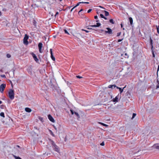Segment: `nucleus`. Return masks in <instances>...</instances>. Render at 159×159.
<instances>
[{
    "label": "nucleus",
    "mask_w": 159,
    "mask_h": 159,
    "mask_svg": "<svg viewBox=\"0 0 159 159\" xmlns=\"http://www.w3.org/2000/svg\"><path fill=\"white\" fill-rule=\"evenodd\" d=\"M104 12L105 13V16H107L109 15V13L108 11H104Z\"/></svg>",
    "instance_id": "21"
},
{
    "label": "nucleus",
    "mask_w": 159,
    "mask_h": 159,
    "mask_svg": "<svg viewBox=\"0 0 159 159\" xmlns=\"http://www.w3.org/2000/svg\"><path fill=\"white\" fill-rule=\"evenodd\" d=\"M153 57H155V55L153 53Z\"/></svg>",
    "instance_id": "56"
},
{
    "label": "nucleus",
    "mask_w": 159,
    "mask_h": 159,
    "mask_svg": "<svg viewBox=\"0 0 159 159\" xmlns=\"http://www.w3.org/2000/svg\"><path fill=\"white\" fill-rule=\"evenodd\" d=\"M101 25V24L100 23H97V25H91L90 26H91V27H99V26L100 25Z\"/></svg>",
    "instance_id": "13"
},
{
    "label": "nucleus",
    "mask_w": 159,
    "mask_h": 159,
    "mask_svg": "<svg viewBox=\"0 0 159 159\" xmlns=\"http://www.w3.org/2000/svg\"><path fill=\"white\" fill-rule=\"evenodd\" d=\"M1 76L3 78H6V76L5 75H1Z\"/></svg>",
    "instance_id": "39"
},
{
    "label": "nucleus",
    "mask_w": 159,
    "mask_h": 159,
    "mask_svg": "<svg viewBox=\"0 0 159 159\" xmlns=\"http://www.w3.org/2000/svg\"><path fill=\"white\" fill-rule=\"evenodd\" d=\"M83 10V9H81L79 12V13L80 12H81V11H82Z\"/></svg>",
    "instance_id": "48"
},
{
    "label": "nucleus",
    "mask_w": 159,
    "mask_h": 159,
    "mask_svg": "<svg viewBox=\"0 0 159 159\" xmlns=\"http://www.w3.org/2000/svg\"><path fill=\"white\" fill-rule=\"evenodd\" d=\"M89 3V2H79L78 3H77V5L75 6V7H76L78 6L79 5L81 4V3H87V4H88Z\"/></svg>",
    "instance_id": "14"
},
{
    "label": "nucleus",
    "mask_w": 159,
    "mask_h": 159,
    "mask_svg": "<svg viewBox=\"0 0 159 159\" xmlns=\"http://www.w3.org/2000/svg\"><path fill=\"white\" fill-rule=\"evenodd\" d=\"M100 145H101V146H104L105 145V143H104V142H102L100 144Z\"/></svg>",
    "instance_id": "35"
},
{
    "label": "nucleus",
    "mask_w": 159,
    "mask_h": 159,
    "mask_svg": "<svg viewBox=\"0 0 159 159\" xmlns=\"http://www.w3.org/2000/svg\"><path fill=\"white\" fill-rule=\"evenodd\" d=\"M120 34H121V32H118L117 33V36H119L120 35Z\"/></svg>",
    "instance_id": "38"
},
{
    "label": "nucleus",
    "mask_w": 159,
    "mask_h": 159,
    "mask_svg": "<svg viewBox=\"0 0 159 159\" xmlns=\"http://www.w3.org/2000/svg\"><path fill=\"white\" fill-rule=\"evenodd\" d=\"M159 88V85H157V87H156V89H157L158 88Z\"/></svg>",
    "instance_id": "47"
},
{
    "label": "nucleus",
    "mask_w": 159,
    "mask_h": 159,
    "mask_svg": "<svg viewBox=\"0 0 159 159\" xmlns=\"http://www.w3.org/2000/svg\"><path fill=\"white\" fill-rule=\"evenodd\" d=\"M157 82L158 83V84H159V81L158 80H157Z\"/></svg>",
    "instance_id": "55"
},
{
    "label": "nucleus",
    "mask_w": 159,
    "mask_h": 159,
    "mask_svg": "<svg viewBox=\"0 0 159 159\" xmlns=\"http://www.w3.org/2000/svg\"><path fill=\"white\" fill-rule=\"evenodd\" d=\"M81 30H82V31H84L85 32H87V33H88L89 32V30H85V29H82Z\"/></svg>",
    "instance_id": "33"
},
{
    "label": "nucleus",
    "mask_w": 159,
    "mask_h": 159,
    "mask_svg": "<svg viewBox=\"0 0 159 159\" xmlns=\"http://www.w3.org/2000/svg\"><path fill=\"white\" fill-rule=\"evenodd\" d=\"M129 23L130 25H132L133 23V20L132 17H130L129 18Z\"/></svg>",
    "instance_id": "15"
},
{
    "label": "nucleus",
    "mask_w": 159,
    "mask_h": 159,
    "mask_svg": "<svg viewBox=\"0 0 159 159\" xmlns=\"http://www.w3.org/2000/svg\"><path fill=\"white\" fill-rule=\"evenodd\" d=\"M50 143L51 144L53 150L57 152H59V150L57 146L55 144L54 142L52 139H49Z\"/></svg>",
    "instance_id": "1"
},
{
    "label": "nucleus",
    "mask_w": 159,
    "mask_h": 159,
    "mask_svg": "<svg viewBox=\"0 0 159 159\" xmlns=\"http://www.w3.org/2000/svg\"><path fill=\"white\" fill-rule=\"evenodd\" d=\"M119 96L117 95L115 98L111 100V101L114 102H117L118 101Z\"/></svg>",
    "instance_id": "10"
},
{
    "label": "nucleus",
    "mask_w": 159,
    "mask_h": 159,
    "mask_svg": "<svg viewBox=\"0 0 159 159\" xmlns=\"http://www.w3.org/2000/svg\"><path fill=\"white\" fill-rule=\"evenodd\" d=\"M157 32L159 34V25L156 26Z\"/></svg>",
    "instance_id": "26"
},
{
    "label": "nucleus",
    "mask_w": 159,
    "mask_h": 159,
    "mask_svg": "<svg viewBox=\"0 0 159 159\" xmlns=\"http://www.w3.org/2000/svg\"><path fill=\"white\" fill-rule=\"evenodd\" d=\"M159 70V65L158 66V67L157 68V71H158Z\"/></svg>",
    "instance_id": "53"
},
{
    "label": "nucleus",
    "mask_w": 159,
    "mask_h": 159,
    "mask_svg": "<svg viewBox=\"0 0 159 159\" xmlns=\"http://www.w3.org/2000/svg\"><path fill=\"white\" fill-rule=\"evenodd\" d=\"M17 147H19V146H18V145H17Z\"/></svg>",
    "instance_id": "62"
},
{
    "label": "nucleus",
    "mask_w": 159,
    "mask_h": 159,
    "mask_svg": "<svg viewBox=\"0 0 159 159\" xmlns=\"http://www.w3.org/2000/svg\"><path fill=\"white\" fill-rule=\"evenodd\" d=\"M116 86L115 85H110L108 86V87L110 88L113 89V87L114 88L116 87Z\"/></svg>",
    "instance_id": "17"
},
{
    "label": "nucleus",
    "mask_w": 159,
    "mask_h": 159,
    "mask_svg": "<svg viewBox=\"0 0 159 159\" xmlns=\"http://www.w3.org/2000/svg\"><path fill=\"white\" fill-rule=\"evenodd\" d=\"M1 15V12L0 11V16Z\"/></svg>",
    "instance_id": "61"
},
{
    "label": "nucleus",
    "mask_w": 159,
    "mask_h": 159,
    "mask_svg": "<svg viewBox=\"0 0 159 159\" xmlns=\"http://www.w3.org/2000/svg\"><path fill=\"white\" fill-rule=\"evenodd\" d=\"M124 55H125L124 57L125 58H128L129 56H128V55L126 53H125V54Z\"/></svg>",
    "instance_id": "28"
},
{
    "label": "nucleus",
    "mask_w": 159,
    "mask_h": 159,
    "mask_svg": "<svg viewBox=\"0 0 159 159\" xmlns=\"http://www.w3.org/2000/svg\"><path fill=\"white\" fill-rule=\"evenodd\" d=\"M48 118L53 123L55 122L54 119L50 114L48 115Z\"/></svg>",
    "instance_id": "7"
},
{
    "label": "nucleus",
    "mask_w": 159,
    "mask_h": 159,
    "mask_svg": "<svg viewBox=\"0 0 159 159\" xmlns=\"http://www.w3.org/2000/svg\"><path fill=\"white\" fill-rule=\"evenodd\" d=\"M91 11H92V9H90V12Z\"/></svg>",
    "instance_id": "60"
},
{
    "label": "nucleus",
    "mask_w": 159,
    "mask_h": 159,
    "mask_svg": "<svg viewBox=\"0 0 159 159\" xmlns=\"http://www.w3.org/2000/svg\"><path fill=\"white\" fill-rule=\"evenodd\" d=\"M6 85L5 84H2L0 86V91L1 93H2L6 87Z\"/></svg>",
    "instance_id": "4"
},
{
    "label": "nucleus",
    "mask_w": 159,
    "mask_h": 159,
    "mask_svg": "<svg viewBox=\"0 0 159 159\" xmlns=\"http://www.w3.org/2000/svg\"><path fill=\"white\" fill-rule=\"evenodd\" d=\"M99 7H101V8H103V7H102L100 6H99Z\"/></svg>",
    "instance_id": "59"
},
{
    "label": "nucleus",
    "mask_w": 159,
    "mask_h": 159,
    "mask_svg": "<svg viewBox=\"0 0 159 159\" xmlns=\"http://www.w3.org/2000/svg\"><path fill=\"white\" fill-rule=\"evenodd\" d=\"M8 96L12 100L14 99V93L13 89H10L8 92Z\"/></svg>",
    "instance_id": "2"
},
{
    "label": "nucleus",
    "mask_w": 159,
    "mask_h": 159,
    "mask_svg": "<svg viewBox=\"0 0 159 159\" xmlns=\"http://www.w3.org/2000/svg\"><path fill=\"white\" fill-rule=\"evenodd\" d=\"M2 101H0V104H2Z\"/></svg>",
    "instance_id": "54"
},
{
    "label": "nucleus",
    "mask_w": 159,
    "mask_h": 159,
    "mask_svg": "<svg viewBox=\"0 0 159 159\" xmlns=\"http://www.w3.org/2000/svg\"><path fill=\"white\" fill-rule=\"evenodd\" d=\"M150 44L152 48H153V41L151 38H150Z\"/></svg>",
    "instance_id": "18"
},
{
    "label": "nucleus",
    "mask_w": 159,
    "mask_h": 159,
    "mask_svg": "<svg viewBox=\"0 0 159 159\" xmlns=\"http://www.w3.org/2000/svg\"><path fill=\"white\" fill-rule=\"evenodd\" d=\"M7 57L8 58H9L11 57V55L9 54H7Z\"/></svg>",
    "instance_id": "30"
},
{
    "label": "nucleus",
    "mask_w": 159,
    "mask_h": 159,
    "mask_svg": "<svg viewBox=\"0 0 159 159\" xmlns=\"http://www.w3.org/2000/svg\"><path fill=\"white\" fill-rule=\"evenodd\" d=\"M87 29H89V28H88Z\"/></svg>",
    "instance_id": "63"
},
{
    "label": "nucleus",
    "mask_w": 159,
    "mask_h": 159,
    "mask_svg": "<svg viewBox=\"0 0 159 159\" xmlns=\"http://www.w3.org/2000/svg\"><path fill=\"white\" fill-rule=\"evenodd\" d=\"M50 84H51V85L52 86V87H53L54 86L53 85V84H52V82L51 81H50Z\"/></svg>",
    "instance_id": "45"
},
{
    "label": "nucleus",
    "mask_w": 159,
    "mask_h": 159,
    "mask_svg": "<svg viewBox=\"0 0 159 159\" xmlns=\"http://www.w3.org/2000/svg\"><path fill=\"white\" fill-rule=\"evenodd\" d=\"M75 7H74L71 9V11H72L73 10V9H74L75 8Z\"/></svg>",
    "instance_id": "46"
},
{
    "label": "nucleus",
    "mask_w": 159,
    "mask_h": 159,
    "mask_svg": "<svg viewBox=\"0 0 159 159\" xmlns=\"http://www.w3.org/2000/svg\"><path fill=\"white\" fill-rule=\"evenodd\" d=\"M94 18L95 19H97L98 18V16H94Z\"/></svg>",
    "instance_id": "43"
},
{
    "label": "nucleus",
    "mask_w": 159,
    "mask_h": 159,
    "mask_svg": "<svg viewBox=\"0 0 159 159\" xmlns=\"http://www.w3.org/2000/svg\"><path fill=\"white\" fill-rule=\"evenodd\" d=\"M136 115V114L134 113L133 114L132 119H133L134 118V117Z\"/></svg>",
    "instance_id": "32"
},
{
    "label": "nucleus",
    "mask_w": 159,
    "mask_h": 159,
    "mask_svg": "<svg viewBox=\"0 0 159 159\" xmlns=\"http://www.w3.org/2000/svg\"><path fill=\"white\" fill-rule=\"evenodd\" d=\"M104 18V19L106 20L107 19V17H104V18Z\"/></svg>",
    "instance_id": "49"
},
{
    "label": "nucleus",
    "mask_w": 159,
    "mask_h": 159,
    "mask_svg": "<svg viewBox=\"0 0 159 159\" xmlns=\"http://www.w3.org/2000/svg\"><path fill=\"white\" fill-rule=\"evenodd\" d=\"M19 159H22L21 158H20Z\"/></svg>",
    "instance_id": "64"
},
{
    "label": "nucleus",
    "mask_w": 159,
    "mask_h": 159,
    "mask_svg": "<svg viewBox=\"0 0 159 159\" xmlns=\"http://www.w3.org/2000/svg\"><path fill=\"white\" fill-rule=\"evenodd\" d=\"M64 31L65 32V33L69 34V33H68V32L67 31V30H66L64 29Z\"/></svg>",
    "instance_id": "36"
},
{
    "label": "nucleus",
    "mask_w": 159,
    "mask_h": 159,
    "mask_svg": "<svg viewBox=\"0 0 159 159\" xmlns=\"http://www.w3.org/2000/svg\"><path fill=\"white\" fill-rule=\"evenodd\" d=\"M38 118L42 122H43V119L42 117L41 116H39Z\"/></svg>",
    "instance_id": "22"
},
{
    "label": "nucleus",
    "mask_w": 159,
    "mask_h": 159,
    "mask_svg": "<svg viewBox=\"0 0 159 159\" xmlns=\"http://www.w3.org/2000/svg\"><path fill=\"white\" fill-rule=\"evenodd\" d=\"M76 77L79 79H81L82 78V76H80V75H77L76 76Z\"/></svg>",
    "instance_id": "37"
},
{
    "label": "nucleus",
    "mask_w": 159,
    "mask_h": 159,
    "mask_svg": "<svg viewBox=\"0 0 159 159\" xmlns=\"http://www.w3.org/2000/svg\"><path fill=\"white\" fill-rule=\"evenodd\" d=\"M58 14H59L58 12H57L56 13L55 15V16H54L55 17H56V16H57V15Z\"/></svg>",
    "instance_id": "41"
},
{
    "label": "nucleus",
    "mask_w": 159,
    "mask_h": 159,
    "mask_svg": "<svg viewBox=\"0 0 159 159\" xmlns=\"http://www.w3.org/2000/svg\"><path fill=\"white\" fill-rule=\"evenodd\" d=\"M74 114L78 118L80 117V116L77 112L74 111Z\"/></svg>",
    "instance_id": "20"
},
{
    "label": "nucleus",
    "mask_w": 159,
    "mask_h": 159,
    "mask_svg": "<svg viewBox=\"0 0 159 159\" xmlns=\"http://www.w3.org/2000/svg\"><path fill=\"white\" fill-rule=\"evenodd\" d=\"M34 128L35 129H37V128L36 127H34Z\"/></svg>",
    "instance_id": "57"
},
{
    "label": "nucleus",
    "mask_w": 159,
    "mask_h": 159,
    "mask_svg": "<svg viewBox=\"0 0 159 159\" xmlns=\"http://www.w3.org/2000/svg\"><path fill=\"white\" fill-rule=\"evenodd\" d=\"M43 44L41 43H39L38 44V47L39 48V52L40 53H42L43 51L41 50V48L42 47Z\"/></svg>",
    "instance_id": "6"
},
{
    "label": "nucleus",
    "mask_w": 159,
    "mask_h": 159,
    "mask_svg": "<svg viewBox=\"0 0 159 159\" xmlns=\"http://www.w3.org/2000/svg\"><path fill=\"white\" fill-rule=\"evenodd\" d=\"M13 157L16 159H19L20 158L19 157H17L15 155H13Z\"/></svg>",
    "instance_id": "29"
},
{
    "label": "nucleus",
    "mask_w": 159,
    "mask_h": 159,
    "mask_svg": "<svg viewBox=\"0 0 159 159\" xmlns=\"http://www.w3.org/2000/svg\"><path fill=\"white\" fill-rule=\"evenodd\" d=\"M0 115L1 116L4 117V112H2L0 113Z\"/></svg>",
    "instance_id": "24"
},
{
    "label": "nucleus",
    "mask_w": 159,
    "mask_h": 159,
    "mask_svg": "<svg viewBox=\"0 0 159 159\" xmlns=\"http://www.w3.org/2000/svg\"><path fill=\"white\" fill-rule=\"evenodd\" d=\"M100 16L102 18H104V15L102 14H100Z\"/></svg>",
    "instance_id": "34"
},
{
    "label": "nucleus",
    "mask_w": 159,
    "mask_h": 159,
    "mask_svg": "<svg viewBox=\"0 0 159 159\" xmlns=\"http://www.w3.org/2000/svg\"><path fill=\"white\" fill-rule=\"evenodd\" d=\"M28 71L30 74H32V66H30L27 69Z\"/></svg>",
    "instance_id": "11"
},
{
    "label": "nucleus",
    "mask_w": 159,
    "mask_h": 159,
    "mask_svg": "<svg viewBox=\"0 0 159 159\" xmlns=\"http://www.w3.org/2000/svg\"><path fill=\"white\" fill-rule=\"evenodd\" d=\"M49 132H50V134L51 135H52L54 137L55 135L50 130H49Z\"/></svg>",
    "instance_id": "25"
},
{
    "label": "nucleus",
    "mask_w": 159,
    "mask_h": 159,
    "mask_svg": "<svg viewBox=\"0 0 159 159\" xmlns=\"http://www.w3.org/2000/svg\"><path fill=\"white\" fill-rule=\"evenodd\" d=\"M103 31H104V30H99V32H102Z\"/></svg>",
    "instance_id": "44"
},
{
    "label": "nucleus",
    "mask_w": 159,
    "mask_h": 159,
    "mask_svg": "<svg viewBox=\"0 0 159 159\" xmlns=\"http://www.w3.org/2000/svg\"><path fill=\"white\" fill-rule=\"evenodd\" d=\"M54 128L56 130L57 129V128L55 126L54 127Z\"/></svg>",
    "instance_id": "58"
},
{
    "label": "nucleus",
    "mask_w": 159,
    "mask_h": 159,
    "mask_svg": "<svg viewBox=\"0 0 159 159\" xmlns=\"http://www.w3.org/2000/svg\"><path fill=\"white\" fill-rule=\"evenodd\" d=\"M122 40V39H119L118 40L117 42H121Z\"/></svg>",
    "instance_id": "42"
},
{
    "label": "nucleus",
    "mask_w": 159,
    "mask_h": 159,
    "mask_svg": "<svg viewBox=\"0 0 159 159\" xmlns=\"http://www.w3.org/2000/svg\"><path fill=\"white\" fill-rule=\"evenodd\" d=\"M120 25H121V28H122L123 27V25H122V24H120Z\"/></svg>",
    "instance_id": "52"
},
{
    "label": "nucleus",
    "mask_w": 159,
    "mask_h": 159,
    "mask_svg": "<svg viewBox=\"0 0 159 159\" xmlns=\"http://www.w3.org/2000/svg\"><path fill=\"white\" fill-rule=\"evenodd\" d=\"M70 111L72 115H73L74 114V111L73 110L71 109L70 110Z\"/></svg>",
    "instance_id": "31"
},
{
    "label": "nucleus",
    "mask_w": 159,
    "mask_h": 159,
    "mask_svg": "<svg viewBox=\"0 0 159 159\" xmlns=\"http://www.w3.org/2000/svg\"><path fill=\"white\" fill-rule=\"evenodd\" d=\"M29 38L28 36L25 34V37L23 39V43L25 45H27L28 44V39Z\"/></svg>",
    "instance_id": "3"
},
{
    "label": "nucleus",
    "mask_w": 159,
    "mask_h": 159,
    "mask_svg": "<svg viewBox=\"0 0 159 159\" xmlns=\"http://www.w3.org/2000/svg\"><path fill=\"white\" fill-rule=\"evenodd\" d=\"M116 88L117 89H119V91L120 93H122L123 92V89L125 87H124L123 89H122L121 88H120V87H116Z\"/></svg>",
    "instance_id": "16"
},
{
    "label": "nucleus",
    "mask_w": 159,
    "mask_h": 159,
    "mask_svg": "<svg viewBox=\"0 0 159 159\" xmlns=\"http://www.w3.org/2000/svg\"><path fill=\"white\" fill-rule=\"evenodd\" d=\"M98 123H99V124L105 127H107L108 126V125L106 124H104L103 123L101 122H99Z\"/></svg>",
    "instance_id": "19"
},
{
    "label": "nucleus",
    "mask_w": 159,
    "mask_h": 159,
    "mask_svg": "<svg viewBox=\"0 0 159 159\" xmlns=\"http://www.w3.org/2000/svg\"><path fill=\"white\" fill-rule=\"evenodd\" d=\"M106 29L107 30V31H105V33H108L109 34H112V30L111 29L107 27L106 28Z\"/></svg>",
    "instance_id": "5"
},
{
    "label": "nucleus",
    "mask_w": 159,
    "mask_h": 159,
    "mask_svg": "<svg viewBox=\"0 0 159 159\" xmlns=\"http://www.w3.org/2000/svg\"><path fill=\"white\" fill-rule=\"evenodd\" d=\"M33 25L35 26H36V21L35 20H33Z\"/></svg>",
    "instance_id": "27"
},
{
    "label": "nucleus",
    "mask_w": 159,
    "mask_h": 159,
    "mask_svg": "<svg viewBox=\"0 0 159 159\" xmlns=\"http://www.w3.org/2000/svg\"><path fill=\"white\" fill-rule=\"evenodd\" d=\"M87 12L88 13H89V9L88 10Z\"/></svg>",
    "instance_id": "51"
},
{
    "label": "nucleus",
    "mask_w": 159,
    "mask_h": 159,
    "mask_svg": "<svg viewBox=\"0 0 159 159\" xmlns=\"http://www.w3.org/2000/svg\"><path fill=\"white\" fill-rule=\"evenodd\" d=\"M99 20H96V22H99Z\"/></svg>",
    "instance_id": "50"
},
{
    "label": "nucleus",
    "mask_w": 159,
    "mask_h": 159,
    "mask_svg": "<svg viewBox=\"0 0 159 159\" xmlns=\"http://www.w3.org/2000/svg\"><path fill=\"white\" fill-rule=\"evenodd\" d=\"M4 106L3 105H1L0 106V108H1V109H3V108H4Z\"/></svg>",
    "instance_id": "40"
},
{
    "label": "nucleus",
    "mask_w": 159,
    "mask_h": 159,
    "mask_svg": "<svg viewBox=\"0 0 159 159\" xmlns=\"http://www.w3.org/2000/svg\"><path fill=\"white\" fill-rule=\"evenodd\" d=\"M25 111H26L28 112H30L31 111H32L31 109L30 108L28 107L25 108Z\"/></svg>",
    "instance_id": "12"
},
{
    "label": "nucleus",
    "mask_w": 159,
    "mask_h": 159,
    "mask_svg": "<svg viewBox=\"0 0 159 159\" xmlns=\"http://www.w3.org/2000/svg\"><path fill=\"white\" fill-rule=\"evenodd\" d=\"M110 22L112 24H114V21L112 19H111L109 20Z\"/></svg>",
    "instance_id": "23"
},
{
    "label": "nucleus",
    "mask_w": 159,
    "mask_h": 159,
    "mask_svg": "<svg viewBox=\"0 0 159 159\" xmlns=\"http://www.w3.org/2000/svg\"><path fill=\"white\" fill-rule=\"evenodd\" d=\"M50 54H51V57L52 59V60L53 61H55V58L54 57L53 55V53L52 52V49H50Z\"/></svg>",
    "instance_id": "9"
},
{
    "label": "nucleus",
    "mask_w": 159,
    "mask_h": 159,
    "mask_svg": "<svg viewBox=\"0 0 159 159\" xmlns=\"http://www.w3.org/2000/svg\"><path fill=\"white\" fill-rule=\"evenodd\" d=\"M32 56L34 60L36 61V62H38L39 61V59L37 58L36 55L32 53Z\"/></svg>",
    "instance_id": "8"
}]
</instances>
